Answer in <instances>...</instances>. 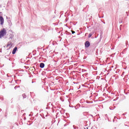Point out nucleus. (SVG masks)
I'll list each match as a JSON object with an SVG mask.
<instances>
[{
    "instance_id": "nucleus-13",
    "label": "nucleus",
    "mask_w": 129,
    "mask_h": 129,
    "mask_svg": "<svg viewBox=\"0 0 129 129\" xmlns=\"http://www.w3.org/2000/svg\"><path fill=\"white\" fill-rule=\"evenodd\" d=\"M109 109H111H111H111V107H110V108H109Z\"/></svg>"
},
{
    "instance_id": "nucleus-4",
    "label": "nucleus",
    "mask_w": 129,
    "mask_h": 129,
    "mask_svg": "<svg viewBox=\"0 0 129 129\" xmlns=\"http://www.w3.org/2000/svg\"><path fill=\"white\" fill-rule=\"evenodd\" d=\"M13 46V44H12V42H8L7 44V47H8V50L11 49L12 48V46Z\"/></svg>"
},
{
    "instance_id": "nucleus-15",
    "label": "nucleus",
    "mask_w": 129,
    "mask_h": 129,
    "mask_svg": "<svg viewBox=\"0 0 129 129\" xmlns=\"http://www.w3.org/2000/svg\"><path fill=\"white\" fill-rule=\"evenodd\" d=\"M105 115V116H107V114H106V115Z\"/></svg>"
},
{
    "instance_id": "nucleus-1",
    "label": "nucleus",
    "mask_w": 129,
    "mask_h": 129,
    "mask_svg": "<svg viewBox=\"0 0 129 129\" xmlns=\"http://www.w3.org/2000/svg\"><path fill=\"white\" fill-rule=\"evenodd\" d=\"M6 35H7V30L6 29L3 28V29L0 31V39H2V37Z\"/></svg>"
},
{
    "instance_id": "nucleus-16",
    "label": "nucleus",
    "mask_w": 129,
    "mask_h": 129,
    "mask_svg": "<svg viewBox=\"0 0 129 129\" xmlns=\"http://www.w3.org/2000/svg\"><path fill=\"white\" fill-rule=\"evenodd\" d=\"M29 116H31V114H29Z\"/></svg>"
},
{
    "instance_id": "nucleus-7",
    "label": "nucleus",
    "mask_w": 129,
    "mask_h": 129,
    "mask_svg": "<svg viewBox=\"0 0 129 129\" xmlns=\"http://www.w3.org/2000/svg\"><path fill=\"white\" fill-rule=\"evenodd\" d=\"M13 38H14V35L13 34H10L9 40H13Z\"/></svg>"
},
{
    "instance_id": "nucleus-9",
    "label": "nucleus",
    "mask_w": 129,
    "mask_h": 129,
    "mask_svg": "<svg viewBox=\"0 0 129 129\" xmlns=\"http://www.w3.org/2000/svg\"><path fill=\"white\" fill-rule=\"evenodd\" d=\"M92 35H93V33H91L89 34L88 37L89 38H91V37L92 36Z\"/></svg>"
},
{
    "instance_id": "nucleus-3",
    "label": "nucleus",
    "mask_w": 129,
    "mask_h": 129,
    "mask_svg": "<svg viewBox=\"0 0 129 129\" xmlns=\"http://www.w3.org/2000/svg\"><path fill=\"white\" fill-rule=\"evenodd\" d=\"M85 46L86 48H88V47L90 46V42H89L88 41H86L85 43Z\"/></svg>"
},
{
    "instance_id": "nucleus-6",
    "label": "nucleus",
    "mask_w": 129,
    "mask_h": 129,
    "mask_svg": "<svg viewBox=\"0 0 129 129\" xmlns=\"http://www.w3.org/2000/svg\"><path fill=\"white\" fill-rule=\"evenodd\" d=\"M39 67L40 68H44V67H45V63L43 62L40 63Z\"/></svg>"
},
{
    "instance_id": "nucleus-10",
    "label": "nucleus",
    "mask_w": 129,
    "mask_h": 129,
    "mask_svg": "<svg viewBox=\"0 0 129 129\" xmlns=\"http://www.w3.org/2000/svg\"><path fill=\"white\" fill-rule=\"evenodd\" d=\"M0 100L2 101L4 100V98H3L2 97H0Z\"/></svg>"
},
{
    "instance_id": "nucleus-11",
    "label": "nucleus",
    "mask_w": 129,
    "mask_h": 129,
    "mask_svg": "<svg viewBox=\"0 0 129 129\" xmlns=\"http://www.w3.org/2000/svg\"><path fill=\"white\" fill-rule=\"evenodd\" d=\"M18 87H20V86H18V87L15 86L14 88L15 89H17V88H18Z\"/></svg>"
},
{
    "instance_id": "nucleus-12",
    "label": "nucleus",
    "mask_w": 129,
    "mask_h": 129,
    "mask_svg": "<svg viewBox=\"0 0 129 129\" xmlns=\"http://www.w3.org/2000/svg\"><path fill=\"white\" fill-rule=\"evenodd\" d=\"M72 34H75V31H72Z\"/></svg>"
},
{
    "instance_id": "nucleus-2",
    "label": "nucleus",
    "mask_w": 129,
    "mask_h": 129,
    "mask_svg": "<svg viewBox=\"0 0 129 129\" xmlns=\"http://www.w3.org/2000/svg\"><path fill=\"white\" fill-rule=\"evenodd\" d=\"M4 23H5V20L4 19V17L2 16H0V24L1 25H4Z\"/></svg>"
},
{
    "instance_id": "nucleus-17",
    "label": "nucleus",
    "mask_w": 129,
    "mask_h": 129,
    "mask_svg": "<svg viewBox=\"0 0 129 129\" xmlns=\"http://www.w3.org/2000/svg\"><path fill=\"white\" fill-rule=\"evenodd\" d=\"M1 14H2V12H0V15H1Z\"/></svg>"
},
{
    "instance_id": "nucleus-5",
    "label": "nucleus",
    "mask_w": 129,
    "mask_h": 129,
    "mask_svg": "<svg viewBox=\"0 0 129 129\" xmlns=\"http://www.w3.org/2000/svg\"><path fill=\"white\" fill-rule=\"evenodd\" d=\"M17 50H18V48L17 47H15L12 51V54L13 55H15L16 54V52H17Z\"/></svg>"
},
{
    "instance_id": "nucleus-14",
    "label": "nucleus",
    "mask_w": 129,
    "mask_h": 129,
    "mask_svg": "<svg viewBox=\"0 0 129 129\" xmlns=\"http://www.w3.org/2000/svg\"><path fill=\"white\" fill-rule=\"evenodd\" d=\"M114 118H116V116H114Z\"/></svg>"
},
{
    "instance_id": "nucleus-8",
    "label": "nucleus",
    "mask_w": 129,
    "mask_h": 129,
    "mask_svg": "<svg viewBox=\"0 0 129 129\" xmlns=\"http://www.w3.org/2000/svg\"><path fill=\"white\" fill-rule=\"evenodd\" d=\"M23 98H27V95H26V94H22Z\"/></svg>"
}]
</instances>
